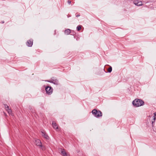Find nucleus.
Segmentation results:
<instances>
[{
	"mask_svg": "<svg viewBox=\"0 0 156 156\" xmlns=\"http://www.w3.org/2000/svg\"><path fill=\"white\" fill-rule=\"evenodd\" d=\"M144 102L142 100L136 99L132 102V104L136 107H139L144 105Z\"/></svg>",
	"mask_w": 156,
	"mask_h": 156,
	"instance_id": "obj_1",
	"label": "nucleus"
},
{
	"mask_svg": "<svg viewBox=\"0 0 156 156\" xmlns=\"http://www.w3.org/2000/svg\"><path fill=\"white\" fill-rule=\"evenodd\" d=\"M91 112L94 116L97 118L101 117L102 115V113L100 111L96 109H93Z\"/></svg>",
	"mask_w": 156,
	"mask_h": 156,
	"instance_id": "obj_2",
	"label": "nucleus"
},
{
	"mask_svg": "<svg viewBox=\"0 0 156 156\" xmlns=\"http://www.w3.org/2000/svg\"><path fill=\"white\" fill-rule=\"evenodd\" d=\"M45 90L46 93L48 95H50L52 93L53 89L51 87L47 86L45 87Z\"/></svg>",
	"mask_w": 156,
	"mask_h": 156,
	"instance_id": "obj_3",
	"label": "nucleus"
},
{
	"mask_svg": "<svg viewBox=\"0 0 156 156\" xmlns=\"http://www.w3.org/2000/svg\"><path fill=\"white\" fill-rule=\"evenodd\" d=\"M33 40L31 39L28 40L26 43V45L29 47H31L32 46L33 44Z\"/></svg>",
	"mask_w": 156,
	"mask_h": 156,
	"instance_id": "obj_4",
	"label": "nucleus"
},
{
	"mask_svg": "<svg viewBox=\"0 0 156 156\" xmlns=\"http://www.w3.org/2000/svg\"><path fill=\"white\" fill-rule=\"evenodd\" d=\"M134 4L136 6H140L143 5L142 2L138 0H135L133 1Z\"/></svg>",
	"mask_w": 156,
	"mask_h": 156,
	"instance_id": "obj_5",
	"label": "nucleus"
},
{
	"mask_svg": "<svg viewBox=\"0 0 156 156\" xmlns=\"http://www.w3.org/2000/svg\"><path fill=\"white\" fill-rule=\"evenodd\" d=\"M35 141V143L37 146L41 147H42L41 142L40 140L38 139H36Z\"/></svg>",
	"mask_w": 156,
	"mask_h": 156,
	"instance_id": "obj_6",
	"label": "nucleus"
},
{
	"mask_svg": "<svg viewBox=\"0 0 156 156\" xmlns=\"http://www.w3.org/2000/svg\"><path fill=\"white\" fill-rule=\"evenodd\" d=\"M41 135L42 136L44 137L45 139L48 140L49 137L46 133L44 131H41Z\"/></svg>",
	"mask_w": 156,
	"mask_h": 156,
	"instance_id": "obj_7",
	"label": "nucleus"
},
{
	"mask_svg": "<svg viewBox=\"0 0 156 156\" xmlns=\"http://www.w3.org/2000/svg\"><path fill=\"white\" fill-rule=\"evenodd\" d=\"M51 80H52L53 82V83L55 85H58V80L56 79V78L54 77H52L51 78Z\"/></svg>",
	"mask_w": 156,
	"mask_h": 156,
	"instance_id": "obj_8",
	"label": "nucleus"
},
{
	"mask_svg": "<svg viewBox=\"0 0 156 156\" xmlns=\"http://www.w3.org/2000/svg\"><path fill=\"white\" fill-rule=\"evenodd\" d=\"M52 125L53 128L57 130L58 129V126L56 123L54 122L53 121L52 122Z\"/></svg>",
	"mask_w": 156,
	"mask_h": 156,
	"instance_id": "obj_9",
	"label": "nucleus"
},
{
	"mask_svg": "<svg viewBox=\"0 0 156 156\" xmlns=\"http://www.w3.org/2000/svg\"><path fill=\"white\" fill-rule=\"evenodd\" d=\"M71 33V30L69 29H67L65 30L64 33L66 35H69Z\"/></svg>",
	"mask_w": 156,
	"mask_h": 156,
	"instance_id": "obj_10",
	"label": "nucleus"
},
{
	"mask_svg": "<svg viewBox=\"0 0 156 156\" xmlns=\"http://www.w3.org/2000/svg\"><path fill=\"white\" fill-rule=\"evenodd\" d=\"M61 152L62 156H68V155L64 149H61Z\"/></svg>",
	"mask_w": 156,
	"mask_h": 156,
	"instance_id": "obj_11",
	"label": "nucleus"
},
{
	"mask_svg": "<svg viewBox=\"0 0 156 156\" xmlns=\"http://www.w3.org/2000/svg\"><path fill=\"white\" fill-rule=\"evenodd\" d=\"M81 29V25H79L77 26V27H76V30L77 31H79Z\"/></svg>",
	"mask_w": 156,
	"mask_h": 156,
	"instance_id": "obj_12",
	"label": "nucleus"
},
{
	"mask_svg": "<svg viewBox=\"0 0 156 156\" xmlns=\"http://www.w3.org/2000/svg\"><path fill=\"white\" fill-rule=\"evenodd\" d=\"M112 67L111 66L108 68V72L109 73H110L112 71Z\"/></svg>",
	"mask_w": 156,
	"mask_h": 156,
	"instance_id": "obj_13",
	"label": "nucleus"
},
{
	"mask_svg": "<svg viewBox=\"0 0 156 156\" xmlns=\"http://www.w3.org/2000/svg\"><path fill=\"white\" fill-rule=\"evenodd\" d=\"M9 114H10L12 115V111L10 109H9L7 111Z\"/></svg>",
	"mask_w": 156,
	"mask_h": 156,
	"instance_id": "obj_14",
	"label": "nucleus"
},
{
	"mask_svg": "<svg viewBox=\"0 0 156 156\" xmlns=\"http://www.w3.org/2000/svg\"><path fill=\"white\" fill-rule=\"evenodd\" d=\"M5 107L6 111L9 109V106L7 105H5Z\"/></svg>",
	"mask_w": 156,
	"mask_h": 156,
	"instance_id": "obj_15",
	"label": "nucleus"
},
{
	"mask_svg": "<svg viewBox=\"0 0 156 156\" xmlns=\"http://www.w3.org/2000/svg\"><path fill=\"white\" fill-rule=\"evenodd\" d=\"M47 81L48 82L53 83V82L52 81V80L51 79V80H47L45 81Z\"/></svg>",
	"mask_w": 156,
	"mask_h": 156,
	"instance_id": "obj_16",
	"label": "nucleus"
},
{
	"mask_svg": "<svg viewBox=\"0 0 156 156\" xmlns=\"http://www.w3.org/2000/svg\"><path fill=\"white\" fill-rule=\"evenodd\" d=\"M155 119H156L155 117L154 116V119H153L154 121H152V125L153 124V123H154V122H155Z\"/></svg>",
	"mask_w": 156,
	"mask_h": 156,
	"instance_id": "obj_17",
	"label": "nucleus"
},
{
	"mask_svg": "<svg viewBox=\"0 0 156 156\" xmlns=\"http://www.w3.org/2000/svg\"><path fill=\"white\" fill-rule=\"evenodd\" d=\"M68 3L69 4H70L71 3V1L70 0H68Z\"/></svg>",
	"mask_w": 156,
	"mask_h": 156,
	"instance_id": "obj_18",
	"label": "nucleus"
},
{
	"mask_svg": "<svg viewBox=\"0 0 156 156\" xmlns=\"http://www.w3.org/2000/svg\"><path fill=\"white\" fill-rule=\"evenodd\" d=\"M80 16V15L79 14H78V15H77L76 16V17H78Z\"/></svg>",
	"mask_w": 156,
	"mask_h": 156,
	"instance_id": "obj_19",
	"label": "nucleus"
},
{
	"mask_svg": "<svg viewBox=\"0 0 156 156\" xmlns=\"http://www.w3.org/2000/svg\"><path fill=\"white\" fill-rule=\"evenodd\" d=\"M154 116H156V112H155L154 113Z\"/></svg>",
	"mask_w": 156,
	"mask_h": 156,
	"instance_id": "obj_20",
	"label": "nucleus"
},
{
	"mask_svg": "<svg viewBox=\"0 0 156 156\" xmlns=\"http://www.w3.org/2000/svg\"><path fill=\"white\" fill-rule=\"evenodd\" d=\"M75 34V33L74 31H73V33L72 35H74Z\"/></svg>",
	"mask_w": 156,
	"mask_h": 156,
	"instance_id": "obj_21",
	"label": "nucleus"
},
{
	"mask_svg": "<svg viewBox=\"0 0 156 156\" xmlns=\"http://www.w3.org/2000/svg\"><path fill=\"white\" fill-rule=\"evenodd\" d=\"M103 70H104L105 71V69H104Z\"/></svg>",
	"mask_w": 156,
	"mask_h": 156,
	"instance_id": "obj_22",
	"label": "nucleus"
}]
</instances>
